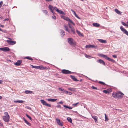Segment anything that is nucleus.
<instances>
[{
    "instance_id": "obj_14",
    "label": "nucleus",
    "mask_w": 128,
    "mask_h": 128,
    "mask_svg": "<svg viewBox=\"0 0 128 128\" xmlns=\"http://www.w3.org/2000/svg\"><path fill=\"white\" fill-rule=\"evenodd\" d=\"M22 61L21 60H18L17 62L14 63V64L17 66H20L22 62Z\"/></svg>"
},
{
    "instance_id": "obj_54",
    "label": "nucleus",
    "mask_w": 128,
    "mask_h": 128,
    "mask_svg": "<svg viewBox=\"0 0 128 128\" xmlns=\"http://www.w3.org/2000/svg\"><path fill=\"white\" fill-rule=\"evenodd\" d=\"M52 0H46V2H50V1H52Z\"/></svg>"
},
{
    "instance_id": "obj_32",
    "label": "nucleus",
    "mask_w": 128,
    "mask_h": 128,
    "mask_svg": "<svg viewBox=\"0 0 128 128\" xmlns=\"http://www.w3.org/2000/svg\"><path fill=\"white\" fill-rule=\"evenodd\" d=\"M67 119L69 122H70V123H72V120L70 118V117H68L67 118Z\"/></svg>"
},
{
    "instance_id": "obj_12",
    "label": "nucleus",
    "mask_w": 128,
    "mask_h": 128,
    "mask_svg": "<svg viewBox=\"0 0 128 128\" xmlns=\"http://www.w3.org/2000/svg\"><path fill=\"white\" fill-rule=\"evenodd\" d=\"M38 69L41 70H47L48 69L46 67L42 65L38 66Z\"/></svg>"
},
{
    "instance_id": "obj_26",
    "label": "nucleus",
    "mask_w": 128,
    "mask_h": 128,
    "mask_svg": "<svg viewBox=\"0 0 128 128\" xmlns=\"http://www.w3.org/2000/svg\"><path fill=\"white\" fill-rule=\"evenodd\" d=\"M14 102H18L20 103H22L24 102V101L22 100H14Z\"/></svg>"
},
{
    "instance_id": "obj_17",
    "label": "nucleus",
    "mask_w": 128,
    "mask_h": 128,
    "mask_svg": "<svg viewBox=\"0 0 128 128\" xmlns=\"http://www.w3.org/2000/svg\"><path fill=\"white\" fill-rule=\"evenodd\" d=\"M97 62L101 64H102L104 66L105 65V62L103 60H102L99 59L98 61H97Z\"/></svg>"
},
{
    "instance_id": "obj_13",
    "label": "nucleus",
    "mask_w": 128,
    "mask_h": 128,
    "mask_svg": "<svg viewBox=\"0 0 128 128\" xmlns=\"http://www.w3.org/2000/svg\"><path fill=\"white\" fill-rule=\"evenodd\" d=\"M0 50L4 52L9 51L10 49L9 48L7 47H5L3 48H0Z\"/></svg>"
},
{
    "instance_id": "obj_28",
    "label": "nucleus",
    "mask_w": 128,
    "mask_h": 128,
    "mask_svg": "<svg viewBox=\"0 0 128 128\" xmlns=\"http://www.w3.org/2000/svg\"><path fill=\"white\" fill-rule=\"evenodd\" d=\"M76 31L77 33H78V35L80 36H82L83 35L82 34H81V32L79 31L78 30H76Z\"/></svg>"
},
{
    "instance_id": "obj_34",
    "label": "nucleus",
    "mask_w": 128,
    "mask_h": 128,
    "mask_svg": "<svg viewBox=\"0 0 128 128\" xmlns=\"http://www.w3.org/2000/svg\"><path fill=\"white\" fill-rule=\"evenodd\" d=\"M122 24L125 26H127V27H128V24H127L126 23H125L124 22H121Z\"/></svg>"
},
{
    "instance_id": "obj_52",
    "label": "nucleus",
    "mask_w": 128,
    "mask_h": 128,
    "mask_svg": "<svg viewBox=\"0 0 128 128\" xmlns=\"http://www.w3.org/2000/svg\"><path fill=\"white\" fill-rule=\"evenodd\" d=\"M9 20V19L8 18H7L5 19L4 20V21H6V20L8 21Z\"/></svg>"
},
{
    "instance_id": "obj_21",
    "label": "nucleus",
    "mask_w": 128,
    "mask_h": 128,
    "mask_svg": "<svg viewBox=\"0 0 128 128\" xmlns=\"http://www.w3.org/2000/svg\"><path fill=\"white\" fill-rule=\"evenodd\" d=\"M92 118L94 120V121L96 123H97L98 122L97 118L98 117L96 116H92Z\"/></svg>"
},
{
    "instance_id": "obj_45",
    "label": "nucleus",
    "mask_w": 128,
    "mask_h": 128,
    "mask_svg": "<svg viewBox=\"0 0 128 128\" xmlns=\"http://www.w3.org/2000/svg\"><path fill=\"white\" fill-rule=\"evenodd\" d=\"M78 103H79L78 102H77V103H76L75 104H72V106H76L77 104Z\"/></svg>"
},
{
    "instance_id": "obj_29",
    "label": "nucleus",
    "mask_w": 128,
    "mask_h": 128,
    "mask_svg": "<svg viewBox=\"0 0 128 128\" xmlns=\"http://www.w3.org/2000/svg\"><path fill=\"white\" fill-rule=\"evenodd\" d=\"M24 58L27 59L29 60H31V61L33 60V59L30 56L26 57Z\"/></svg>"
},
{
    "instance_id": "obj_57",
    "label": "nucleus",
    "mask_w": 128,
    "mask_h": 128,
    "mask_svg": "<svg viewBox=\"0 0 128 128\" xmlns=\"http://www.w3.org/2000/svg\"><path fill=\"white\" fill-rule=\"evenodd\" d=\"M68 25L69 26H71L70 24L69 23H68Z\"/></svg>"
},
{
    "instance_id": "obj_48",
    "label": "nucleus",
    "mask_w": 128,
    "mask_h": 128,
    "mask_svg": "<svg viewBox=\"0 0 128 128\" xmlns=\"http://www.w3.org/2000/svg\"><path fill=\"white\" fill-rule=\"evenodd\" d=\"M56 107L58 108H61V106L60 105H58Z\"/></svg>"
},
{
    "instance_id": "obj_19",
    "label": "nucleus",
    "mask_w": 128,
    "mask_h": 128,
    "mask_svg": "<svg viewBox=\"0 0 128 128\" xmlns=\"http://www.w3.org/2000/svg\"><path fill=\"white\" fill-rule=\"evenodd\" d=\"M70 76L71 78L74 81H78V80L76 79L74 76L70 75Z\"/></svg>"
},
{
    "instance_id": "obj_59",
    "label": "nucleus",
    "mask_w": 128,
    "mask_h": 128,
    "mask_svg": "<svg viewBox=\"0 0 128 128\" xmlns=\"http://www.w3.org/2000/svg\"><path fill=\"white\" fill-rule=\"evenodd\" d=\"M8 39H9V40H12V39L10 38H8Z\"/></svg>"
},
{
    "instance_id": "obj_15",
    "label": "nucleus",
    "mask_w": 128,
    "mask_h": 128,
    "mask_svg": "<svg viewBox=\"0 0 128 128\" xmlns=\"http://www.w3.org/2000/svg\"><path fill=\"white\" fill-rule=\"evenodd\" d=\"M86 48H96V46L94 45H86L85 46Z\"/></svg>"
},
{
    "instance_id": "obj_41",
    "label": "nucleus",
    "mask_w": 128,
    "mask_h": 128,
    "mask_svg": "<svg viewBox=\"0 0 128 128\" xmlns=\"http://www.w3.org/2000/svg\"><path fill=\"white\" fill-rule=\"evenodd\" d=\"M58 90H60V91H63V92L64 91V89H63L62 88H58Z\"/></svg>"
},
{
    "instance_id": "obj_38",
    "label": "nucleus",
    "mask_w": 128,
    "mask_h": 128,
    "mask_svg": "<svg viewBox=\"0 0 128 128\" xmlns=\"http://www.w3.org/2000/svg\"><path fill=\"white\" fill-rule=\"evenodd\" d=\"M68 90L71 91H74L75 89L73 88H68Z\"/></svg>"
},
{
    "instance_id": "obj_55",
    "label": "nucleus",
    "mask_w": 128,
    "mask_h": 128,
    "mask_svg": "<svg viewBox=\"0 0 128 128\" xmlns=\"http://www.w3.org/2000/svg\"><path fill=\"white\" fill-rule=\"evenodd\" d=\"M0 26L3 28L4 27V25H1L0 24Z\"/></svg>"
},
{
    "instance_id": "obj_23",
    "label": "nucleus",
    "mask_w": 128,
    "mask_h": 128,
    "mask_svg": "<svg viewBox=\"0 0 128 128\" xmlns=\"http://www.w3.org/2000/svg\"><path fill=\"white\" fill-rule=\"evenodd\" d=\"M24 120L25 121V123H26L29 126H31V124L30 123L28 122L27 120L25 119V118H23Z\"/></svg>"
},
{
    "instance_id": "obj_43",
    "label": "nucleus",
    "mask_w": 128,
    "mask_h": 128,
    "mask_svg": "<svg viewBox=\"0 0 128 128\" xmlns=\"http://www.w3.org/2000/svg\"><path fill=\"white\" fill-rule=\"evenodd\" d=\"M74 15L76 17L79 19H80V18L77 15L76 13L75 14H74Z\"/></svg>"
},
{
    "instance_id": "obj_27",
    "label": "nucleus",
    "mask_w": 128,
    "mask_h": 128,
    "mask_svg": "<svg viewBox=\"0 0 128 128\" xmlns=\"http://www.w3.org/2000/svg\"><path fill=\"white\" fill-rule=\"evenodd\" d=\"M61 36L62 37L64 35V32L63 30H61Z\"/></svg>"
},
{
    "instance_id": "obj_20",
    "label": "nucleus",
    "mask_w": 128,
    "mask_h": 128,
    "mask_svg": "<svg viewBox=\"0 0 128 128\" xmlns=\"http://www.w3.org/2000/svg\"><path fill=\"white\" fill-rule=\"evenodd\" d=\"M47 100L48 101H51L52 102H54L57 100L56 99L48 98L47 99Z\"/></svg>"
},
{
    "instance_id": "obj_22",
    "label": "nucleus",
    "mask_w": 128,
    "mask_h": 128,
    "mask_svg": "<svg viewBox=\"0 0 128 128\" xmlns=\"http://www.w3.org/2000/svg\"><path fill=\"white\" fill-rule=\"evenodd\" d=\"M92 25L94 26H95L96 27H98L100 26V24L97 23H93Z\"/></svg>"
},
{
    "instance_id": "obj_51",
    "label": "nucleus",
    "mask_w": 128,
    "mask_h": 128,
    "mask_svg": "<svg viewBox=\"0 0 128 128\" xmlns=\"http://www.w3.org/2000/svg\"><path fill=\"white\" fill-rule=\"evenodd\" d=\"M71 10L72 12L74 14H75L76 13V12L72 9H71Z\"/></svg>"
},
{
    "instance_id": "obj_1",
    "label": "nucleus",
    "mask_w": 128,
    "mask_h": 128,
    "mask_svg": "<svg viewBox=\"0 0 128 128\" xmlns=\"http://www.w3.org/2000/svg\"><path fill=\"white\" fill-rule=\"evenodd\" d=\"M124 94L120 92H114L112 93V96L115 98H121L123 97Z\"/></svg>"
},
{
    "instance_id": "obj_18",
    "label": "nucleus",
    "mask_w": 128,
    "mask_h": 128,
    "mask_svg": "<svg viewBox=\"0 0 128 128\" xmlns=\"http://www.w3.org/2000/svg\"><path fill=\"white\" fill-rule=\"evenodd\" d=\"M64 30H65L68 32L69 33H70V30L68 29V26L65 25L64 26Z\"/></svg>"
},
{
    "instance_id": "obj_6",
    "label": "nucleus",
    "mask_w": 128,
    "mask_h": 128,
    "mask_svg": "<svg viewBox=\"0 0 128 128\" xmlns=\"http://www.w3.org/2000/svg\"><path fill=\"white\" fill-rule=\"evenodd\" d=\"M63 18L65 20L68 21L69 22H70L73 25L75 26V24L74 22H72V20H70L69 18L67 17L66 16H64L63 17Z\"/></svg>"
},
{
    "instance_id": "obj_47",
    "label": "nucleus",
    "mask_w": 128,
    "mask_h": 128,
    "mask_svg": "<svg viewBox=\"0 0 128 128\" xmlns=\"http://www.w3.org/2000/svg\"><path fill=\"white\" fill-rule=\"evenodd\" d=\"M2 4H3V2H2V1H1L0 2V8Z\"/></svg>"
},
{
    "instance_id": "obj_31",
    "label": "nucleus",
    "mask_w": 128,
    "mask_h": 128,
    "mask_svg": "<svg viewBox=\"0 0 128 128\" xmlns=\"http://www.w3.org/2000/svg\"><path fill=\"white\" fill-rule=\"evenodd\" d=\"M63 106L66 108H68L70 109H72V107L69 106H66L64 105H63Z\"/></svg>"
},
{
    "instance_id": "obj_49",
    "label": "nucleus",
    "mask_w": 128,
    "mask_h": 128,
    "mask_svg": "<svg viewBox=\"0 0 128 128\" xmlns=\"http://www.w3.org/2000/svg\"><path fill=\"white\" fill-rule=\"evenodd\" d=\"M63 92H64L66 94H67L68 93V91H66V90H64V91Z\"/></svg>"
},
{
    "instance_id": "obj_36",
    "label": "nucleus",
    "mask_w": 128,
    "mask_h": 128,
    "mask_svg": "<svg viewBox=\"0 0 128 128\" xmlns=\"http://www.w3.org/2000/svg\"><path fill=\"white\" fill-rule=\"evenodd\" d=\"M103 92L104 93L106 94L109 93V92L108 90H103Z\"/></svg>"
},
{
    "instance_id": "obj_10",
    "label": "nucleus",
    "mask_w": 128,
    "mask_h": 128,
    "mask_svg": "<svg viewBox=\"0 0 128 128\" xmlns=\"http://www.w3.org/2000/svg\"><path fill=\"white\" fill-rule=\"evenodd\" d=\"M56 121L57 123L59 125L61 126H63V122H62V121H61L58 118H56Z\"/></svg>"
},
{
    "instance_id": "obj_56",
    "label": "nucleus",
    "mask_w": 128,
    "mask_h": 128,
    "mask_svg": "<svg viewBox=\"0 0 128 128\" xmlns=\"http://www.w3.org/2000/svg\"><path fill=\"white\" fill-rule=\"evenodd\" d=\"M2 81L1 80H0V84H1L2 83Z\"/></svg>"
},
{
    "instance_id": "obj_37",
    "label": "nucleus",
    "mask_w": 128,
    "mask_h": 128,
    "mask_svg": "<svg viewBox=\"0 0 128 128\" xmlns=\"http://www.w3.org/2000/svg\"><path fill=\"white\" fill-rule=\"evenodd\" d=\"M26 115L30 120H32V118L28 114H26Z\"/></svg>"
},
{
    "instance_id": "obj_46",
    "label": "nucleus",
    "mask_w": 128,
    "mask_h": 128,
    "mask_svg": "<svg viewBox=\"0 0 128 128\" xmlns=\"http://www.w3.org/2000/svg\"><path fill=\"white\" fill-rule=\"evenodd\" d=\"M92 89H95V90H97V88L95 87H94V86H92Z\"/></svg>"
},
{
    "instance_id": "obj_11",
    "label": "nucleus",
    "mask_w": 128,
    "mask_h": 128,
    "mask_svg": "<svg viewBox=\"0 0 128 128\" xmlns=\"http://www.w3.org/2000/svg\"><path fill=\"white\" fill-rule=\"evenodd\" d=\"M7 42L10 45H14L16 43V42L15 41H12L11 40H7Z\"/></svg>"
},
{
    "instance_id": "obj_25",
    "label": "nucleus",
    "mask_w": 128,
    "mask_h": 128,
    "mask_svg": "<svg viewBox=\"0 0 128 128\" xmlns=\"http://www.w3.org/2000/svg\"><path fill=\"white\" fill-rule=\"evenodd\" d=\"M99 41L101 43H106V40H104L102 39H99Z\"/></svg>"
},
{
    "instance_id": "obj_40",
    "label": "nucleus",
    "mask_w": 128,
    "mask_h": 128,
    "mask_svg": "<svg viewBox=\"0 0 128 128\" xmlns=\"http://www.w3.org/2000/svg\"><path fill=\"white\" fill-rule=\"evenodd\" d=\"M85 56L86 58H90V56L86 54H85Z\"/></svg>"
},
{
    "instance_id": "obj_39",
    "label": "nucleus",
    "mask_w": 128,
    "mask_h": 128,
    "mask_svg": "<svg viewBox=\"0 0 128 128\" xmlns=\"http://www.w3.org/2000/svg\"><path fill=\"white\" fill-rule=\"evenodd\" d=\"M42 12L46 14H47L48 12L46 10H43Z\"/></svg>"
},
{
    "instance_id": "obj_44",
    "label": "nucleus",
    "mask_w": 128,
    "mask_h": 128,
    "mask_svg": "<svg viewBox=\"0 0 128 128\" xmlns=\"http://www.w3.org/2000/svg\"><path fill=\"white\" fill-rule=\"evenodd\" d=\"M52 18L54 20H55L56 19V16L54 15H53L52 16Z\"/></svg>"
},
{
    "instance_id": "obj_16",
    "label": "nucleus",
    "mask_w": 128,
    "mask_h": 128,
    "mask_svg": "<svg viewBox=\"0 0 128 128\" xmlns=\"http://www.w3.org/2000/svg\"><path fill=\"white\" fill-rule=\"evenodd\" d=\"M69 27L71 30V32H72L73 34H75V32L74 28L72 27L71 26H69Z\"/></svg>"
},
{
    "instance_id": "obj_8",
    "label": "nucleus",
    "mask_w": 128,
    "mask_h": 128,
    "mask_svg": "<svg viewBox=\"0 0 128 128\" xmlns=\"http://www.w3.org/2000/svg\"><path fill=\"white\" fill-rule=\"evenodd\" d=\"M120 29L121 30L127 35L128 36V32L126 30L122 27V26H121L120 27Z\"/></svg>"
},
{
    "instance_id": "obj_7",
    "label": "nucleus",
    "mask_w": 128,
    "mask_h": 128,
    "mask_svg": "<svg viewBox=\"0 0 128 128\" xmlns=\"http://www.w3.org/2000/svg\"><path fill=\"white\" fill-rule=\"evenodd\" d=\"M41 102L44 105L48 107H50L51 106V105L50 104H48L44 100H40Z\"/></svg>"
},
{
    "instance_id": "obj_35",
    "label": "nucleus",
    "mask_w": 128,
    "mask_h": 128,
    "mask_svg": "<svg viewBox=\"0 0 128 128\" xmlns=\"http://www.w3.org/2000/svg\"><path fill=\"white\" fill-rule=\"evenodd\" d=\"M31 66H32V68H35L36 69H38V66H34L32 65Z\"/></svg>"
},
{
    "instance_id": "obj_50",
    "label": "nucleus",
    "mask_w": 128,
    "mask_h": 128,
    "mask_svg": "<svg viewBox=\"0 0 128 128\" xmlns=\"http://www.w3.org/2000/svg\"><path fill=\"white\" fill-rule=\"evenodd\" d=\"M112 57L114 58H117V56L116 55H112Z\"/></svg>"
},
{
    "instance_id": "obj_2",
    "label": "nucleus",
    "mask_w": 128,
    "mask_h": 128,
    "mask_svg": "<svg viewBox=\"0 0 128 128\" xmlns=\"http://www.w3.org/2000/svg\"><path fill=\"white\" fill-rule=\"evenodd\" d=\"M49 9L50 10L51 12L53 14L54 13V10H55L57 12H58L60 14H63L64 13V12L61 10H59L56 7H53L52 6L49 5Z\"/></svg>"
},
{
    "instance_id": "obj_60",
    "label": "nucleus",
    "mask_w": 128,
    "mask_h": 128,
    "mask_svg": "<svg viewBox=\"0 0 128 128\" xmlns=\"http://www.w3.org/2000/svg\"><path fill=\"white\" fill-rule=\"evenodd\" d=\"M0 30L1 31H2V30L0 28Z\"/></svg>"
},
{
    "instance_id": "obj_61",
    "label": "nucleus",
    "mask_w": 128,
    "mask_h": 128,
    "mask_svg": "<svg viewBox=\"0 0 128 128\" xmlns=\"http://www.w3.org/2000/svg\"><path fill=\"white\" fill-rule=\"evenodd\" d=\"M127 23L128 24V21L127 22Z\"/></svg>"
},
{
    "instance_id": "obj_24",
    "label": "nucleus",
    "mask_w": 128,
    "mask_h": 128,
    "mask_svg": "<svg viewBox=\"0 0 128 128\" xmlns=\"http://www.w3.org/2000/svg\"><path fill=\"white\" fill-rule=\"evenodd\" d=\"M114 10L115 12L117 14L120 15L121 14V12H120L119 10H118V9H115Z\"/></svg>"
},
{
    "instance_id": "obj_4",
    "label": "nucleus",
    "mask_w": 128,
    "mask_h": 128,
    "mask_svg": "<svg viewBox=\"0 0 128 128\" xmlns=\"http://www.w3.org/2000/svg\"><path fill=\"white\" fill-rule=\"evenodd\" d=\"M5 116L2 117V118L4 120L7 122H8L10 118V116L7 112L4 113Z\"/></svg>"
},
{
    "instance_id": "obj_3",
    "label": "nucleus",
    "mask_w": 128,
    "mask_h": 128,
    "mask_svg": "<svg viewBox=\"0 0 128 128\" xmlns=\"http://www.w3.org/2000/svg\"><path fill=\"white\" fill-rule=\"evenodd\" d=\"M68 42V43L71 46H75L76 44V42L72 38H68L67 39Z\"/></svg>"
},
{
    "instance_id": "obj_53",
    "label": "nucleus",
    "mask_w": 128,
    "mask_h": 128,
    "mask_svg": "<svg viewBox=\"0 0 128 128\" xmlns=\"http://www.w3.org/2000/svg\"><path fill=\"white\" fill-rule=\"evenodd\" d=\"M58 103L59 104H62L63 103V102H62V101H60V102H58Z\"/></svg>"
},
{
    "instance_id": "obj_9",
    "label": "nucleus",
    "mask_w": 128,
    "mask_h": 128,
    "mask_svg": "<svg viewBox=\"0 0 128 128\" xmlns=\"http://www.w3.org/2000/svg\"><path fill=\"white\" fill-rule=\"evenodd\" d=\"M62 72L64 74H70L72 72H71L66 70H62Z\"/></svg>"
},
{
    "instance_id": "obj_42",
    "label": "nucleus",
    "mask_w": 128,
    "mask_h": 128,
    "mask_svg": "<svg viewBox=\"0 0 128 128\" xmlns=\"http://www.w3.org/2000/svg\"><path fill=\"white\" fill-rule=\"evenodd\" d=\"M98 82L100 84H103V85H104V84H105L103 82H102L99 81Z\"/></svg>"
},
{
    "instance_id": "obj_30",
    "label": "nucleus",
    "mask_w": 128,
    "mask_h": 128,
    "mask_svg": "<svg viewBox=\"0 0 128 128\" xmlns=\"http://www.w3.org/2000/svg\"><path fill=\"white\" fill-rule=\"evenodd\" d=\"M25 92L26 94H31L32 93V91H29L28 90H26L25 91Z\"/></svg>"
},
{
    "instance_id": "obj_58",
    "label": "nucleus",
    "mask_w": 128,
    "mask_h": 128,
    "mask_svg": "<svg viewBox=\"0 0 128 128\" xmlns=\"http://www.w3.org/2000/svg\"><path fill=\"white\" fill-rule=\"evenodd\" d=\"M2 97L1 96H0V100L2 99Z\"/></svg>"
},
{
    "instance_id": "obj_33",
    "label": "nucleus",
    "mask_w": 128,
    "mask_h": 128,
    "mask_svg": "<svg viewBox=\"0 0 128 128\" xmlns=\"http://www.w3.org/2000/svg\"><path fill=\"white\" fill-rule=\"evenodd\" d=\"M105 115V121H108V118L107 117L106 114H104Z\"/></svg>"
},
{
    "instance_id": "obj_5",
    "label": "nucleus",
    "mask_w": 128,
    "mask_h": 128,
    "mask_svg": "<svg viewBox=\"0 0 128 128\" xmlns=\"http://www.w3.org/2000/svg\"><path fill=\"white\" fill-rule=\"evenodd\" d=\"M100 56L101 57H103L106 59L110 61L111 62H114V60L113 59L111 58L108 57L107 56L102 54H100Z\"/></svg>"
}]
</instances>
